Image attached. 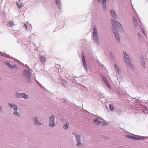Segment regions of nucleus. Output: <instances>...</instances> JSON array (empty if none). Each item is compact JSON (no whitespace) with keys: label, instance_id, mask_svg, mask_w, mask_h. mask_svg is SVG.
Returning a JSON list of instances; mask_svg holds the SVG:
<instances>
[{"label":"nucleus","instance_id":"1","mask_svg":"<svg viewBox=\"0 0 148 148\" xmlns=\"http://www.w3.org/2000/svg\"><path fill=\"white\" fill-rule=\"evenodd\" d=\"M112 23L113 26L112 28V31H113V29L115 31L118 30L123 31L122 26L118 22L114 20H112Z\"/></svg>","mask_w":148,"mask_h":148},{"label":"nucleus","instance_id":"2","mask_svg":"<svg viewBox=\"0 0 148 148\" xmlns=\"http://www.w3.org/2000/svg\"><path fill=\"white\" fill-rule=\"evenodd\" d=\"M23 76L27 82H31L32 81L31 79V74L29 70L27 69H25L23 73Z\"/></svg>","mask_w":148,"mask_h":148},{"label":"nucleus","instance_id":"3","mask_svg":"<svg viewBox=\"0 0 148 148\" xmlns=\"http://www.w3.org/2000/svg\"><path fill=\"white\" fill-rule=\"evenodd\" d=\"M123 54L124 55V60L127 66L129 69H134V67L130 63V61L129 56L126 54V52L125 51L123 52Z\"/></svg>","mask_w":148,"mask_h":148},{"label":"nucleus","instance_id":"4","mask_svg":"<svg viewBox=\"0 0 148 148\" xmlns=\"http://www.w3.org/2000/svg\"><path fill=\"white\" fill-rule=\"evenodd\" d=\"M73 134L76 138V146L77 147H82L83 144L81 142L80 135L75 133H73Z\"/></svg>","mask_w":148,"mask_h":148},{"label":"nucleus","instance_id":"5","mask_svg":"<svg viewBox=\"0 0 148 148\" xmlns=\"http://www.w3.org/2000/svg\"><path fill=\"white\" fill-rule=\"evenodd\" d=\"M49 126L50 127H54L55 126V116L53 115H52L49 118Z\"/></svg>","mask_w":148,"mask_h":148},{"label":"nucleus","instance_id":"6","mask_svg":"<svg viewBox=\"0 0 148 148\" xmlns=\"http://www.w3.org/2000/svg\"><path fill=\"white\" fill-rule=\"evenodd\" d=\"M139 137H136L134 136L130 135H126V137L128 138L132 139L134 140H141L144 141L145 140V139L143 137L140 136H138Z\"/></svg>","mask_w":148,"mask_h":148},{"label":"nucleus","instance_id":"7","mask_svg":"<svg viewBox=\"0 0 148 148\" xmlns=\"http://www.w3.org/2000/svg\"><path fill=\"white\" fill-rule=\"evenodd\" d=\"M82 62L84 66V68L86 71L87 72L88 71V68L87 65L86 64V62L85 59V57L84 56V54L83 52H82Z\"/></svg>","mask_w":148,"mask_h":148},{"label":"nucleus","instance_id":"8","mask_svg":"<svg viewBox=\"0 0 148 148\" xmlns=\"http://www.w3.org/2000/svg\"><path fill=\"white\" fill-rule=\"evenodd\" d=\"M99 116H97V118L94 119L93 121L97 125L99 126H103L104 124L103 122L99 121Z\"/></svg>","mask_w":148,"mask_h":148},{"label":"nucleus","instance_id":"9","mask_svg":"<svg viewBox=\"0 0 148 148\" xmlns=\"http://www.w3.org/2000/svg\"><path fill=\"white\" fill-rule=\"evenodd\" d=\"M113 33H114V34L115 35V38L116 39V41L119 43L120 42V36L119 35V34L116 31H114V30L113 29V31H112Z\"/></svg>","mask_w":148,"mask_h":148},{"label":"nucleus","instance_id":"10","mask_svg":"<svg viewBox=\"0 0 148 148\" xmlns=\"http://www.w3.org/2000/svg\"><path fill=\"white\" fill-rule=\"evenodd\" d=\"M93 38L95 42L97 44H98L99 43V41L98 39V37L97 34H92Z\"/></svg>","mask_w":148,"mask_h":148},{"label":"nucleus","instance_id":"11","mask_svg":"<svg viewBox=\"0 0 148 148\" xmlns=\"http://www.w3.org/2000/svg\"><path fill=\"white\" fill-rule=\"evenodd\" d=\"M110 15L113 18L116 19L117 16L115 11L113 9H111L110 10Z\"/></svg>","mask_w":148,"mask_h":148},{"label":"nucleus","instance_id":"12","mask_svg":"<svg viewBox=\"0 0 148 148\" xmlns=\"http://www.w3.org/2000/svg\"><path fill=\"white\" fill-rule=\"evenodd\" d=\"M34 124L38 125H41L42 124L41 122L38 120V118L37 117H35L34 119Z\"/></svg>","mask_w":148,"mask_h":148},{"label":"nucleus","instance_id":"13","mask_svg":"<svg viewBox=\"0 0 148 148\" xmlns=\"http://www.w3.org/2000/svg\"><path fill=\"white\" fill-rule=\"evenodd\" d=\"M115 70L117 75H119L121 74V71L118 66L116 64H114Z\"/></svg>","mask_w":148,"mask_h":148},{"label":"nucleus","instance_id":"14","mask_svg":"<svg viewBox=\"0 0 148 148\" xmlns=\"http://www.w3.org/2000/svg\"><path fill=\"white\" fill-rule=\"evenodd\" d=\"M140 62L143 67L145 69V61L144 57L142 56H141L140 58Z\"/></svg>","mask_w":148,"mask_h":148},{"label":"nucleus","instance_id":"15","mask_svg":"<svg viewBox=\"0 0 148 148\" xmlns=\"http://www.w3.org/2000/svg\"><path fill=\"white\" fill-rule=\"evenodd\" d=\"M18 107L16 108H15L14 110L13 114L14 116H17L18 117H20V115L19 113L18 112Z\"/></svg>","mask_w":148,"mask_h":148},{"label":"nucleus","instance_id":"16","mask_svg":"<svg viewBox=\"0 0 148 148\" xmlns=\"http://www.w3.org/2000/svg\"><path fill=\"white\" fill-rule=\"evenodd\" d=\"M22 1L23 0H19L18 1V2L16 3V5H17L18 8H21V7L24 6V5L23 4V3Z\"/></svg>","mask_w":148,"mask_h":148},{"label":"nucleus","instance_id":"17","mask_svg":"<svg viewBox=\"0 0 148 148\" xmlns=\"http://www.w3.org/2000/svg\"><path fill=\"white\" fill-rule=\"evenodd\" d=\"M8 105L10 108H13V110H14L15 108H18L17 106L14 103H8Z\"/></svg>","mask_w":148,"mask_h":148},{"label":"nucleus","instance_id":"18","mask_svg":"<svg viewBox=\"0 0 148 148\" xmlns=\"http://www.w3.org/2000/svg\"><path fill=\"white\" fill-rule=\"evenodd\" d=\"M40 59L42 64L44 63L46 61V58L45 56H40Z\"/></svg>","mask_w":148,"mask_h":148},{"label":"nucleus","instance_id":"19","mask_svg":"<svg viewBox=\"0 0 148 148\" xmlns=\"http://www.w3.org/2000/svg\"><path fill=\"white\" fill-rule=\"evenodd\" d=\"M0 56H4V57L7 58H12L13 60L15 59L13 57H10L9 55H7L5 53H4L3 54V53L2 52H0Z\"/></svg>","mask_w":148,"mask_h":148},{"label":"nucleus","instance_id":"20","mask_svg":"<svg viewBox=\"0 0 148 148\" xmlns=\"http://www.w3.org/2000/svg\"><path fill=\"white\" fill-rule=\"evenodd\" d=\"M0 56H4V57L7 58H12L13 60L15 59L13 57H10L9 55H7L5 53H4L3 54V53L2 52H0Z\"/></svg>","mask_w":148,"mask_h":148},{"label":"nucleus","instance_id":"21","mask_svg":"<svg viewBox=\"0 0 148 148\" xmlns=\"http://www.w3.org/2000/svg\"><path fill=\"white\" fill-rule=\"evenodd\" d=\"M56 4L59 9L61 8V3L60 0H55Z\"/></svg>","mask_w":148,"mask_h":148},{"label":"nucleus","instance_id":"22","mask_svg":"<svg viewBox=\"0 0 148 148\" xmlns=\"http://www.w3.org/2000/svg\"><path fill=\"white\" fill-rule=\"evenodd\" d=\"M133 23L135 25V29H136V28L137 27V21L136 19V18L135 16H133Z\"/></svg>","mask_w":148,"mask_h":148},{"label":"nucleus","instance_id":"23","mask_svg":"<svg viewBox=\"0 0 148 148\" xmlns=\"http://www.w3.org/2000/svg\"><path fill=\"white\" fill-rule=\"evenodd\" d=\"M69 123L68 121L66 122L64 124L63 128L64 130L68 129L69 128Z\"/></svg>","mask_w":148,"mask_h":148},{"label":"nucleus","instance_id":"24","mask_svg":"<svg viewBox=\"0 0 148 148\" xmlns=\"http://www.w3.org/2000/svg\"><path fill=\"white\" fill-rule=\"evenodd\" d=\"M23 98L24 99H28L29 98L28 96L26 95L25 93L23 92L22 93L21 98Z\"/></svg>","mask_w":148,"mask_h":148},{"label":"nucleus","instance_id":"25","mask_svg":"<svg viewBox=\"0 0 148 148\" xmlns=\"http://www.w3.org/2000/svg\"><path fill=\"white\" fill-rule=\"evenodd\" d=\"M106 0H102V5L103 8H106Z\"/></svg>","mask_w":148,"mask_h":148},{"label":"nucleus","instance_id":"26","mask_svg":"<svg viewBox=\"0 0 148 148\" xmlns=\"http://www.w3.org/2000/svg\"><path fill=\"white\" fill-rule=\"evenodd\" d=\"M21 95L22 93H18V92H16L15 95V97L18 99L21 98Z\"/></svg>","mask_w":148,"mask_h":148},{"label":"nucleus","instance_id":"27","mask_svg":"<svg viewBox=\"0 0 148 148\" xmlns=\"http://www.w3.org/2000/svg\"><path fill=\"white\" fill-rule=\"evenodd\" d=\"M7 25L8 27H10L12 25H14V24L13 22L9 21L8 22Z\"/></svg>","mask_w":148,"mask_h":148},{"label":"nucleus","instance_id":"28","mask_svg":"<svg viewBox=\"0 0 148 148\" xmlns=\"http://www.w3.org/2000/svg\"><path fill=\"white\" fill-rule=\"evenodd\" d=\"M4 63L5 64L7 65L10 69L12 68V65L10 63L8 62H5Z\"/></svg>","mask_w":148,"mask_h":148},{"label":"nucleus","instance_id":"29","mask_svg":"<svg viewBox=\"0 0 148 148\" xmlns=\"http://www.w3.org/2000/svg\"><path fill=\"white\" fill-rule=\"evenodd\" d=\"M109 108L110 110L111 111L113 110L114 108L113 105L112 104L110 105Z\"/></svg>","mask_w":148,"mask_h":148},{"label":"nucleus","instance_id":"30","mask_svg":"<svg viewBox=\"0 0 148 148\" xmlns=\"http://www.w3.org/2000/svg\"><path fill=\"white\" fill-rule=\"evenodd\" d=\"M93 34H94V33H95V34H97V29L96 28V27L95 26H94L93 27Z\"/></svg>","mask_w":148,"mask_h":148},{"label":"nucleus","instance_id":"31","mask_svg":"<svg viewBox=\"0 0 148 148\" xmlns=\"http://www.w3.org/2000/svg\"><path fill=\"white\" fill-rule=\"evenodd\" d=\"M12 68H11V69H18V67L17 66H16L15 64H14L13 65H12Z\"/></svg>","mask_w":148,"mask_h":148},{"label":"nucleus","instance_id":"32","mask_svg":"<svg viewBox=\"0 0 148 148\" xmlns=\"http://www.w3.org/2000/svg\"><path fill=\"white\" fill-rule=\"evenodd\" d=\"M106 83V85H107V86L110 89H111V86H110V84H109V83L108 82H107Z\"/></svg>","mask_w":148,"mask_h":148},{"label":"nucleus","instance_id":"33","mask_svg":"<svg viewBox=\"0 0 148 148\" xmlns=\"http://www.w3.org/2000/svg\"><path fill=\"white\" fill-rule=\"evenodd\" d=\"M138 38L140 41L142 40V38L141 37V36L139 33H138Z\"/></svg>","mask_w":148,"mask_h":148},{"label":"nucleus","instance_id":"34","mask_svg":"<svg viewBox=\"0 0 148 148\" xmlns=\"http://www.w3.org/2000/svg\"><path fill=\"white\" fill-rule=\"evenodd\" d=\"M140 29H141V31L143 33V35L145 36V33L144 30L141 28H140Z\"/></svg>","mask_w":148,"mask_h":148},{"label":"nucleus","instance_id":"35","mask_svg":"<svg viewBox=\"0 0 148 148\" xmlns=\"http://www.w3.org/2000/svg\"><path fill=\"white\" fill-rule=\"evenodd\" d=\"M36 83L38 84L41 87L43 88V87L39 83V82H38L37 80H36Z\"/></svg>","mask_w":148,"mask_h":148},{"label":"nucleus","instance_id":"36","mask_svg":"<svg viewBox=\"0 0 148 148\" xmlns=\"http://www.w3.org/2000/svg\"><path fill=\"white\" fill-rule=\"evenodd\" d=\"M103 81L104 82H105L106 83L108 82V81L106 77H103Z\"/></svg>","mask_w":148,"mask_h":148},{"label":"nucleus","instance_id":"37","mask_svg":"<svg viewBox=\"0 0 148 148\" xmlns=\"http://www.w3.org/2000/svg\"><path fill=\"white\" fill-rule=\"evenodd\" d=\"M23 27H25L26 30H27V25L26 24H25L23 25Z\"/></svg>","mask_w":148,"mask_h":148},{"label":"nucleus","instance_id":"38","mask_svg":"<svg viewBox=\"0 0 148 148\" xmlns=\"http://www.w3.org/2000/svg\"><path fill=\"white\" fill-rule=\"evenodd\" d=\"M98 64L99 66H101L102 67H104V66L100 62H98Z\"/></svg>","mask_w":148,"mask_h":148},{"label":"nucleus","instance_id":"39","mask_svg":"<svg viewBox=\"0 0 148 148\" xmlns=\"http://www.w3.org/2000/svg\"><path fill=\"white\" fill-rule=\"evenodd\" d=\"M98 64L99 66H101L102 67H104V66L100 62H98Z\"/></svg>","mask_w":148,"mask_h":148},{"label":"nucleus","instance_id":"40","mask_svg":"<svg viewBox=\"0 0 148 148\" xmlns=\"http://www.w3.org/2000/svg\"><path fill=\"white\" fill-rule=\"evenodd\" d=\"M2 111V107L1 106H0V112H1Z\"/></svg>","mask_w":148,"mask_h":148},{"label":"nucleus","instance_id":"41","mask_svg":"<svg viewBox=\"0 0 148 148\" xmlns=\"http://www.w3.org/2000/svg\"><path fill=\"white\" fill-rule=\"evenodd\" d=\"M61 83L62 84H66V82L65 81H63V80L62 82Z\"/></svg>","mask_w":148,"mask_h":148},{"label":"nucleus","instance_id":"42","mask_svg":"<svg viewBox=\"0 0 148 148\" xmlns=\"http://www.w3.org/2000/svg\"><path fill=\"white\" fill-rule=\"evenodd\" d=\"M144 112L145 114L146 113H147L148 112V111L147 110H146L144 111Z\"/></svg>","mask_w":148,"mask_h":148},{"label":"nucleus","instance_id":"43","mask_svg":"<svg viewBox=\"0 0 148 148\" xmlns=\"http://www.w3.org/2000/svg\"><path fill=\"white\" fill-rule=\"evenodd\" d=\"M136 108H137V110H140V109H141V108H137L136 107Z\"/></svg>","mask_w":148,"mask_h":148},{"label":"nucleus","instance_id":"44","mask_svg":"<svg viewBox=\"0 0 148 148\" xmlns=\"http://www.w3.org/2000/svg\"><path fill=\"white\" fill-rule=\"evenodd\" d=\"M99 3H101V0H97Z\"/></svg>","mask_w":148,"mask_h":148},{"label":"nucleus","instance_id":"45","mask_svg":"<svg viewBox=\"0 0 148 148\" xmlns=\"http://www.w3.org/2000/svg\"><path fill=\"white\" fill-rule=\"evenodd\" d=\"M66 101V100L65 99L63 101V102L64 103H65Z\"/></svg>","mask_w":148,"mask_h":148},{"label":"nucleus","instance_id":"46","mask_svg":"<svg viewBox=\"0 0 148 148\" xmlns=\"http://www.w3.org/2000/svg\"><path fill=\"white\" fill-rule=\"evenodd\" d=\"M101 77H102V78L103 79V77H104L103 75H101Z\"/></svg>","mask_w":148,"mask_h":148},{"label":"nucleus","instance_id":"47","mask_svg":"<svg viewBox=\"0 0 148 148\" xmlns=\"http://www.w3.org/2000/svg\"><path fill=\"white\" fill-rule=\"evenodd\" d=\"M26 65V66H27V68H28L29 69V67H28V66L27 65Z\"/></svg>","mask_w":148,"mask_h":148},{"label":"nucleus","instance_id":"48","mask_svg":"<svg viewBox=\"0 0 148 148\" xmlns=\"http://www.w3.org/2000/svg\"><path fill=\"white\" fill-rule=\"evenodd\" d=\"M135 14H136V17H138V16H137V14H136V13H135Z\"/></svg>","mask_w":148,"mask_h":148}]
</instances>
